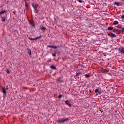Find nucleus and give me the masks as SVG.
Wrapping results in <instances>:
<instances>
[{"label":"nucleus","mask_w":124,"mask_h":124,"mask_svg":"<svg viewBox=\"0 0 124 124\" xmlns=\"http://www.w3.org/2000/svg\"><path fill=\"white\" fill-rule=\"evenodd\" d=\"M67 121H68V118H65L64 119H61L57 121V123H60V124H62L64 123V122H66Z\"/></svg>","instance_id":"obj_1"},{"label":"nucleus","mask_w":124,"mask_h":124,"mask_svg":"<svg viewBox=\"0 0 124 124\" xmlns=\"http://www.w3.org/2000/svg\"><path fill=\"white\" fill-rule=\"evenodd\" d=\"M29 23L30 24V25H31V26H32V27H34V23L33 22V21L30 20Z\"/></svg>","instance_id":"obj_7"},{"label":"nucleus","mask_w":124,"mask_h":124,"mask_svg":"<svg viewBox=\"0 0 124 124\" xmlns=\"http://www.w3.org/2000/svg\"><path fill=\"white\" fill-rule=\"evenodd\" d=\"M29 54H30V55H31V50H29Z\"/></svg>","instance_id":"obj_27"},{"label":"nucleus","mask_w":124,"mask_h":124,"mask_svg":"<svg viewBox=\"0 0 124 124\" xmlns=\"http://www.w3.org/2000/svg\"><path fill=\"white\" fill-rule=\"evenodd\" d=\"M119 51L120 52H121V53H123V54H124V47L121 48H119Z\"/></svg>","instance_id":"obj_9"},{"label":"nucleus","mask_w":124,"mask_h":124,"mask_svg":"<svg viewBox=\"0 0 124 124\" xmlns=\"http://www.w3.org/2000/svg\"><path fill=\"white\" fill-rule=\"evenodd\" d=\"M65 103L66 105H68V106H69V107H71V104H70V101L66 100L65 101Z\"/></svg>","instance_id":"obj_2"},{"label":"nucleus","mask_w":124,"mask_h":124,"mask_svg":"<svg viewBox=\"0 0 124 124\" xmlns=\"http://www.w3.org/2000/svg\"><path fill=\"white\" fill-rule=\"evenodd\" d=\"M1 21L2 22H5V18L3 16H2L1 17Z\"/></svg>","instance_id":"obj_16"},{"label":"nucleus","mask_w":124,"mask_h":124,"mask_svg":"<svg viewBox=\"0 0 124 124\" xmlns=\"http://www.w3.org/2000/svg\"><path fill=\"white\" fill-rule=\"evenodd\" d=\"M78 65L79 68H84V65H83V64L81 63H79V64L78 63Z\"/></svg>","instance_id":"obj_8"},{"label":"nucleus","mask_w":124,"mask_h":124,"mask_svg":"<svg viewBox=\"0 0 124 124\" xmlns=\"http://www.w3.org/2000/svg\"><path fill=\"white\" fill-rule=\"evenodd\" d=\"M25 5L26 6H28V4L26 3Z\"/></svg>","instance_id":"obj_32"},{"label":"nucleus","mask_w":124,"mask_h":124,"mask_svg":"<svg viewBox=\"0 0 124 124\" xmlns=\"http://www.w3.org/2000/svg\"><path fill=\"white\" fill-rule=\"evenodd\" d=\"M50 68H51V69H54V70H57V68L56 67V66L53 65L50 66Z\"/></svg>","instance_id":"obj_6"},{"label":"nucleus","mask_w":124,"mask_h":124,"mask_svg":"<svg viewBox=\"0 0 124 124\" xmlns=\"http://www.w3.org/2000/svg\"><path fill=\"white\" fill-rule=\"evenodd\" d=\"M56 82L57 83H60V82H61V78H58L57 79H56Z\"/></svg>","instance_id":"obj_12"},{"label":"nucleus","mask_w":124,"mask_h":124,"mask_svg":"<svg viewBox=\"0 0 124 124\" xmlns=\"http://www.w3.org/2000/svg\"><path fill=\"white\" fill-rule=\"evenodd\" d=\"M56 56H57V54H56V53H52L53 57H56Z\"/></svg>","instance_id":"obj_26"},{"label":"nucleus","mask_w":124,"mask_h":124,"mask_svg":"<svg viewBox=\"0 0 124 124\" xmlns=\"http://www.w3.org/2000/svg\"><path fill=\"white\" fill-rule=\"evenodd\" d=\"M32 7H33V8H36V7H37L36 6H34V5H33V4H32Z\"/></svg>","instance_id":"obj_28"},{"label":"nucleus","mask_w":124,"mask_h":124,"mask_svg":"<svg viewBox=\"0 0 124 124\" xmlns=\"http://www.w3.org/2000/svg\"><path fill=\"white\" fill-rule=\"evenodd\" d=\"M121 18H122V19H124V15H123L122 16Z\"/></svg>","instance_id":"obj_29"},{"label":"nucleus","mask_w":124,"mask_h":124,"mask_svg":"<svg viewBox=\"0 0 124 124\" xmlns=\"http://www.w3.org/2000/svg\"><path fill=\"white\" fill-rule=\"evenodd\" d=\"M95 93H99V89H96L95 90Z\"/></svg>","instance_id":"obj_20"},{"label":"nucleus","mask_w":124,"mask_h":124,"mask_svg":"<svg viewBox=\"0 0 124 124\" xmlns=\"http://www.w3.org/2000/svg\"><path fill=\"white\" fill-rule=\"evenodd\" d=\"M1 90H2L1 93H3V94H4V95H6V90L5 88H1Z\"/></svg>","instance_id":"obj_3"},{"label":"nucleus","mask_w":124,"mask_h":124,"mask_svg":"<svg viewBox=\"0 0 124 124\" xmlns=\"http://www.w3.org/2000/svg\"><path fill=\"white\" fill-rule=\"evenodd\" d=\"M80 74H82V73H81V72H78V75H80Z\"/></svg>","instance_id":"obj_30"},{"label":"nucleus","mask_w":124,"mask_h":124,"mask_svg":"<svg viewBox=\"0 0 124 124\" xmlns=\"http://www.w3.org/2000/svg\"><path fill=\"white\" fill-rule=\"evenodd\" d=\"M7 89H8L7 88H6V90H7Z\"/></svg>","instance_id":"obj_36"},{"label":"nucleus","mask_w":124,"mask_h":124,"mask_svg":"<svg viewBox=\"0 0 124 124\" xmlns=\"http://www.w3.org/2000/svg\"><path fill=\"white\" fill-rule=\"evenodd\" d=\"M78 73H77V76H78Z\"/></svg>","instance_id":"obj_34"},{"label":"nucleus","mask_w":124,"mask_h":124,"mask_svg":"<svg viewBox=\"0 0 124 124\" xmlns=\"http://www.w3.org/2000/svg\"><path fill=\"white\" fill-rule=\"evenodd\" d=\"M39 38H41V36H40L39 37H37L36 38H34V40H37V39H39Z\"/></svg>","instance_id":"obj_18"},{"label":"nucleus","mask_w":124,"mask_h":124,"mask_svg":"<svg viewBox=\"0 0 124 124\" xmlns=\"http://www.w3.org/2000/svg\"><path fill=\"white\" fill-rule=\"evenodd\" d=\"M78 1L80 2V3H84V2H85V1H84L83 0H78Z\"/></svg>","instance_id":"obj_19"},{"label":"nucleus","mask_w":124,"mask_h":124,"mask_svg":"<svg viewBox=\"0 0 124 124\" xmlns=\"http://www.w3.org/2000/svg\"><path fill=\"white\" fill-rule=\"evenodd\" d=\"M108 36H110V37H116V35L113 33H109Z\"/></svg>","instance_id":"obj_5"},{"label":"nucleus","mask_w":124,"mask_h":124,"mask_svg":"<svg viewBox=\"0 0 124 124\" xmlns=\"http://www.w3.org/2000/svg\"><path fill=\"white\" fill-rule=\"evenodd\" d=\"M98 94H101V92H100V91H99V92L97 93L96 95L97 96L98 95Z\"/></svg>","instance_id":"obj_24"},{"label":"nucleus","mask_w":124,"mask_h":124,"mask_svg":"<svg viewBox=\"0 0 124 124\" xmlns=\"http://www.w3.org/2000/svg\"><path fill=\"white\" fill-rule=\"evenodd\" d=\"M28 39H29L30 40H34V38H32L29 37Z\"/></svg>","instance_id":"obj_23"},{"label":"nucleus","mask_w":124,"mask_h":124,"mask_svg":"<svg viewBox=\"0 0 124 124\" xmlns=\"http://www.w3.org/2000/svg\"><path fill=\"white\" fill-rule=\"evenodd\" d=\"M102 112H103V111H101V113H102Z\"/></svg>","instance_id":"obj_35"},{"label":"nucleus","mask_w":124,"mask_h":124,"mask_svg":"<svg viewBox=\"0 0 124 124\" xmlns=\"http://www.w3.org/2000/svg\"><path fill=\"white\" fill-rule=\"evenodd\" d=\"M6 12V11L4 10L0 12V15H1V14H3L4 13H5Z\"/></svg>","instance_id":"obj_15"},{"label":"nucleus","mask_w":124,"mask_h":124,"mask_svg":"<svg viewBox=\"0 0 124 124\" xmlns=\"http://www.w3.org/2000/svg\"><path fill=\"white\" fill-rule=\"evenodd\" d=\"M113 25H118L119 24V21L116 20V21H114L113 22Z\"/></svg>","instance_id":"obj_11"},{"label":"nucleus","mask_w":124,"mask_h":124,"mask_svg":"<svg viewBox=\"0 0 124 124\" xmlns=\"http://www.w3.org/2000/svg\"><path fill=\"white\" fill-rule=\"evenodd\" d=\"M48 48H53V49H57V48H58L59 46H49L48 45L47 46Z\"/></svg>","instance_id":"obj_4"},{"label":"nucleus","mask_w":124,"mask_h":124,"mask_svg":"<svg viewBox=\"0 0 124 124\" xmlns=\"http://www.w3.org/2000/svg\"><path fill=\"white\" fill-rule=\"evenodd\" d=\"M114 4H116V5H117V6H119V5H120V2H119L115 1V2H114Z\"/></svg>","instance_id":"obj_14"},{"label":"nucleus","mask_w":124,"mask_h":124,"mask_svg":"<svg viewBox=\"0 0 124 124\" xmlns=\"http://www.w3.org/2000/svg\"><path fill=\"white\" fill-rule=\"evenodd\" d=\"M85 77L86 78H90V77H91V75H90L89 74H86L85 75Z\"/></svg>","instance_id":"obj_13"},{"label":"nucleus","mask_w":124,"mask_h":124,"mask_svg":"<svg viewBox=\"0 0 124 124\" xmlns=\"http://www.w3.org/2000/svg\"><path fill=\"white\" fill-rule=\"evenodd\" d=\"M120 31H121L122 33H124V28H121Z\"/></svg>","instance_id":"obj_22"},{"label":"nucleus","mask_w":124,"mask_h":124,"mask_svg":"<svg viewBox=\"0 0 124 124\" xmlns=\"http://www.w3.org/2000/svg\"><path fill=\"white\" fill-rule=\"evenodd\" d=\"M103 55L105 57H106V56H107V55H106V54H105V53H103Z\"/></svg>","instance_id":"obj_31"},{"label":"nucleus","mask_w":124,"mask_h":124,"mask_svg":"<svg viewBox=\"0 0 124 124\" xmlns=\"http://www.w3.org/2000/svg\"><path fill=\"white\" fill-rule=\"evenodd\" d=\"M7 73H9V71H7Z\"/></svg>","instance_id":"obj_33"},{"label":"nucleus","mask_w":124,"mask_h":124,"mask_svg":"<svg viewBox=\"0 0 124 124\" xmlns=\"http://www.w3.org/2000/svg\"><path fill=\"white\" fill-rule=\"evenodd\" d=\"M62 94H60L59 95H58V98H61L62 97Z\"/></svg>","instance_id":"obj_25"},{"label":"nucleus","mask_w":124,"mask_h":124,"mask_svg":"<svg viewBox=\"0 0 124 124\" xmlns=\"http://www.w3.org/2000/svg\"><path fill=\"white\" fill-rule=\"evenodd\" d=\"M123 1H124V0H122Z\"/></svg>","instance_id":"obj_37"},{"label":"nucleus","mask_w":124,"mask_h":124,"mask_svg":"<svg viewBox=\"0 0 124 124\" xmlns=\"http://www.w3.org/2000/svg\"><path fill=\"white\" fill-rule=\"evenodd\" d=\"M34 13H38V10L37 9V7L36 8H34Z\"/></svg>","instance_id":"obj_10"},{"label":"nucleus","mask_w":124,"mask_h":124,"mask_svg":"<svg viewBox=\"0 0 124 124\" xmlns=\"http://www.w3.org/2000/svg\"><path fill=\"white\" fill-rule=\"evenodd\" d=\"M40 29L42 30V31H45V30H46V28L43 26L41 27Z\"/></svg>","instance_id":"obj_17"},{"label":"nucleus","mask_w":124,"mask_h":124,"mask_svg":"<svg viewBox=\"0 0 124 124\" xmlns=\"http://www.w3.org/2000/svg\"><path fill=\"white\" fill-rule=\"evenodd\" d=\"M108 31H112V30H113V27H108Z\"/></svg>","instance_id":"obj_21"}]
</instances>
